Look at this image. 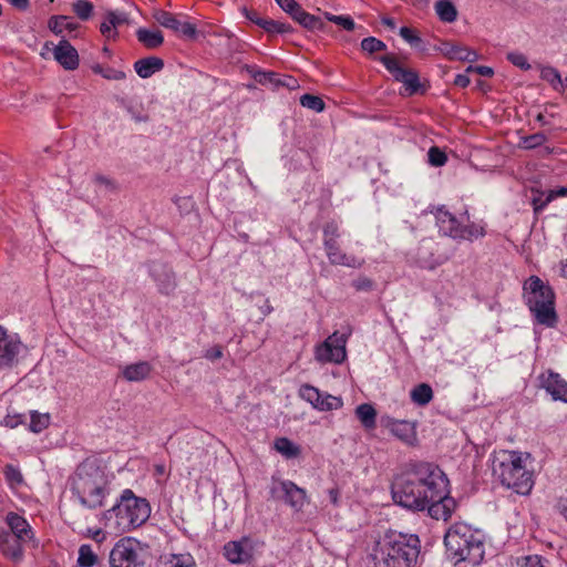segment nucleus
<instances>
[{
	"mask_svg": "<svg viewBox=\"0 0 567 567\" xmlns=\"http://www.w3.org/2000/svg\"><path fill=\"white\" fill-rule=\"evenodd\" d=\"M300 104L303 107H307L309 110H312L315 112H322L324 110V102L321 97L312 94H303L300 97Z\"/></svg>",
	"mask_w": 567,
	"mask_h": 567,
	"instance_id": "nucleus-43",
	"label": "nucleus"
},
{
	"mask_svg": "<svg viewBox=\"0 0 567 567\" xmlns=\"http://www.w3.org/2000/svg\"><path fill=\"white\" fill-rule=\"evenodd\" d=\"M332 22L348 31H352L355 27L353 19L349 16H337V18H332Z\"/></svg>",
	"mask_w": 567,
	"mask_h": 567,
	"instance_id": "nucleus-55",
	"label": "nucleus"
},
{
	"mask_svg": "<svg viewBox=\"0 0 567 567\" xmlns=\"http://www.w3.org/2000/svg\"><path fill=\"white\" fill-rule=\"evenodd\" d=\"M299 395L302 400L310 403L313 409L321 412L338 410L343 404L341 398L321 392L310 384L301 385Z\"/></svg>",
	"mask_w": 567,
	"mask_h": 567,
	"instance_id": "nucleus-13",
	"label": "nucleus"
},
{
	"mask_svg": "<svg viewBox=\"0 0 567 567\" xmlns=\"http://www.w3.org/2000/svg\"><path fill=\"white\" fill-rule=\"evenodd\" d=\"M275 450L286 458H295L300 455V447L287 437H278L274 443Z\"/></svg>",
	"mask_w": 567,
	"mask_h": 567,
	"instance_id": "nucleus-35",
	"label": "nucleus"
},
{
	"mask_svg": "<svg viewBox=\"0 0 567 567\" xmlns=\"http://www.w3.org/2000/svg\"><path fill=\"white\" fill-rule=\"evenodd\" d=\"M7 523L10 527V532L8 533L16 535L17 538L25 542L32 537L31 527L22 516L16 513H9L7 515Z\"/></svg>",
	"mask_w": 567,
	"mask_h": 567,
	"instance_id": "nucleus-25",
	"label": "nucleus"
},
{
	"mask_svg": "<svg viewBox=\"0 0 567 567\" xmlns=\"http://www.w3.org/2000/svg\"><path fill=\"white\" fill-rule=\"evenodd\" d=\"M540 79L548 82L556 91L564 90L561 75L559 71L553 66H543L540 69Z\"/></svg>",
	"mask_w": 567,
	"mask_h": 567,
	"instance_id": "nucleus-37",
	"label": "nucleus"
},
{
	"mask_svg": "<svg viewBox=\"0 0 567 567\" xmlns=\"http://www.w3.org/2000/svg\"><path fill=\"white\" fill-rule=\"evenodd\" d=\"M169 567H196L194 558L189 554L174 555Z\"/></svg>",
	"mask_w": 567,
	"mask_h": 567,
	"instance_id": "nucleus-48",
	"label": "nucleus"
},
{
	"mask_svg": "<svg viewBox=\"0 0 567 567\" xmlns=\"http://www.w3.org/2000/svg\"><path fill=\"white\" fill-rule=\"evenodd\" d=\"M100 31L107 40L115 39L117 37V31L115 27H112L110 23V18L107 16H105L104 21L101 23Z\"/></svg>",
	"mask_w": 567,
	"mask_h": 567,
	"instance_id": "nucleus-53",
	"label": "nucleus"
},
{
	"mask_svg": "<svg viewBox=\"0 0 567 567\" xmlns=\"http://www.w3.org/2000/svg\"><path fill=\"white\" fill-rule=\"evenodd\" d=\"M466 72H476L477 74H480L482 76H487V78H489L494 74L493 69L489 66H486V65H476V66L470 65L466 69Z\"/></svg>",
	"mask_w": 567,
	"mask_h": 567,
	"instance_id": "nucleus-58",
	"label": "nucleus"
},
{
	"mask_svg": "<svg viewBox=\"0 0 567 567\" xmlns=\"http://www.w3.org/2000/svg\"><path fill=\"white\" fill-rule=\"evenodd\" d=\"M23 349V344L17 336L8 333L0 326V370L13 368Z\"/></svg>",
	"mask_w": 567,
	"mask_h": 567,
	"instance_id": "nucleus-14",
	"label": "nucleus"
},
{
	"mask_svg": "<svg viewBox=\"0 0 567 567\" xmlns=\"http://www.w3.org/2000/svg\"><path fill=\"white\" fill-rule=\"evenodd\" d=\"M348 336L338 331L329 336L323 342L316 346L315 359L321 364L334 363L341 364L347 358Z\"/></svg>",
	"mask_w": 567,
	"mask_h": 567,
	"instance_id": "nucleus-9",
	"label": "nucleus"
},
{
	"mask_svg": "<svg viewBox=\"0 0 567 567\" xmlns=\"http://www.w3.org/2000/svg\"><path fill=\"white\" fill-rule=\"evenodd\" d=\"M355 416L367 430H373L377 425V411L370 403L358 405L355 408Z\"/></svg>",
	"mask_w": 567,
	"mask_h": 567,
	"instance_id": "nucleus-30",
	"label": "nucleus"
},
{
	"mask_svg": "<svg viewBox=\"0 0 567 567\" xmlns=\"http://www.w3.org/2000/svg\"><path fill=\"white\" fill-rule=\"evenodd\" d=\"M152 371L151 364L146 361H141L126 365L123 370V377L130 382H138L145 380Z\"/></svg>",
	"mask_w": 567,
	"mask_h": 567,
	"instance_id": "nucleus-28",
	"label": "nucleus"
},
{
	"mask_svg": "<svg viewBox=\"0 0 567 567\" xmlns=\"http://www.w3.org/2000/svg\"><path fill=\"white\" fill-rule=\"evenodd\" d=\"M261 25L260 28H262L266 32L268 33H280V34H284V33H288V32H291L292 28L290 24L288 23H284V22H280V21H276V20H272V19H266L264 21H261Z\"/></svg>",
	"mask_w": 567,
	"mask_h": 567,
	"instance_id": "nucleus-41",
	"label": "nucleus"
},
{
	"mask_svg": "<svg viewBox=\"0 0 567 567\" xmlns=\"http://www.w3.org/2000/svg\"><path fill=\"white\" fill-rule=\"evenodd\" d=\"M290 17L308 30H320L324 25L319 17L308 13L301 6Z\"/></svg>",
	"mask_w": 567,
	"mask_h": 567,
	"instance_id": "nucleus-29",
	"label": "nucleus"
},
{
	"mask_svg": "<svg viewBox=\"0 0 567 567\" xmlns=\"http://www.w3.org/2000/svg\"><path fill=\"white\" fill-rule=\"evenodd\" d=\"M550 202H547V197L542 200L540 198L533 199L534 213L538 215Z\"/></svg>",
	"mask_w": 567,
	"mask_h": 567,
	"instance_id": "nucleus-63",
	"label": "nucleus"
},
{
	"mask_svg": "<svg viewBox=\"0 0 567 567\" xmlns=\"http://www.w3.org/2000/svg\"><path fill=\"white\" fill-rule=\"evenodd\" d=\"M103 78L106 79V80L121 81V80H124L126 78V74H125V72H123L121 70L107 68L104 71Z\"/></svg>",
	"mask_w": 567,
	"mask_h": 567,
	"instance_id": "nucleus-57",
	"label": "nucleus"
},
{
	"mask_svg": "<svg viewBox=\"0 0 567 567\" xmlns=\"http://www.w3.org/2000/svg\"><path fill=\"white\" fill-rule=\"evenodd\" d=\"M427 156H429V163L435 167L443 166L447 161L446 154L436 146H432L429 150Z\"/></svg>",
	"mask_w": 567,
	"mask_h": 567,
	"instance_id": "nucleus-46",
	"label": "nucleus"
},
{
	"mask_svg": "<svg viewBox=\"0 0 567 567\" xmlns=\"http://www.w3.org/2000/svg\"><path fill=\"white\" fill-rule=\"evenodd\" d=\"M435 11L443 22H454L457 18V10L451 0H439L435 3Z\"/></svg>",
	"mask_w": 567,
	"mask_h": 567,
	"instance_id": "nucleus-34",
	"label": "nucleus"
},
{
	"mask_svg": "<svg viewBox=\"0 0 567 567\" xmlns=\"http://www.w3.org/2000/svg\"><path fill=\"white\" fill-rule=\"evenodd\" d=\"M523 297L537 323L554 328L557 323L555 293L539 277L530 276L523 286Z\"/></svg>",
	"mask_w": 567,
	"mask_h": 567,
	"instance_id": "nucleus-7",
	"label": "nucleus"
},
{
	"mask_svg": "<svg viewBox=\"0 0 567 567\" xmlns=\"http://www.w3.org/2000/svg\"><path fill=\"white\" fill-rule=\"evenodd\" d=\"M379 60L395 81L403 83L404 95L412 96L416 93L425 92V87L420 82L419 74L413 70L402 68L394 55H383Z\"/></svg>",
	"mask_w": 567,
	"mask_h": 567,
	"instance_id": "nucleus-10",
	"label": "nucleus"
},
{
	"mask_svg": "<svg viewBox=\"0 0 567 567\" xmlns=\"http://www.w3.org/2000/svg\"><path fill=\"white\" fill-rule=\"evenodd\" d=\"M151 514L145 498L137 497L131 489H124L118 502L103 512L101 522L115 534L127 533L144 524Z\"/></svg>",
	"mask_w": 567,
	"mask_h": 567,
	"instance_id": "nucleus-5",
	"label": "nucleus"
},
{
	"mask_svg": "<svg viewBox=\"0 0 567 567\" xmlns=\"http://www.w3.org/2000/svg\"><path fill=\"white\" fill-rule=\"evenodd\" d=\"M112 481L102 462L86 457L68 478V485L76 502L89 511H96L106 505L111 495Z\"/></svg>",
	"mask_w": 567,
	"mask_h": 567,
	"instance_id": "nucleus-2",
	"label": "nucleus"
},
{
	"mask_svg": "<svg viewBox=\"0 0 567 567\" xmlns=\"http://www.w3.org/2000/svg\"><path fill=\"white\" fill-rule=\"evenodd\" d=\"M3 474L6 481L10 486H17L23 483V476L21 474V471L12 464L6 465Z\"/></svg>",
	"mask_w": 567,
	"mask_h": 567,
	"instance_id": "nucleus-44",
	"label": "nucleus"
},
{
	"mask_svg": "<svg viewBox=\"0 0 567 567\" xmlns=\"http://www.w3.org/2000/svg\"><path fill=\"white\" fill-rule=\"evenodd\" d=\"M395 504L413 512L427 511L434 519L447 520L456 507L449 480L433 463L419 462L398 475L391 487Z\"/></svg>",
	"mask_w": 567,
	"mask_h": 567,
	"instance_id": "nucleus-1",
	"label": "nucleus"
},
{
	"mask_svg": "<svg viewBox=\"0 0 567 567\" xmlns=\"http://www.w3.org/2000/svg\"><path fill=\"white\" fill-rule=\"evenodd\" d=\"M280 86H286L289 90H295L299 85H298V82L296 79H293L292 76H289V75H285V76H280Z\"/></svg>",
	"mask_w": 567,
	"mask_h": 567,
	"instance_id": "nucleus-60",
	"label": "nucleus"
},
{
	"mask_svg": "<svg viewBox=\"0 0 567 567\" xmlns=\"http://www.w3.org/2000/svg\"><path fill=\"white\" fill-rule=\"evenodd\" d=\"M352 287L357 291H371L374 287V282L365 276H360L352 281Z\"/></svg>",
	"mask_w": 567,
	"mask_h": 567,
	"instance_id": "nucleus-51",
	"label": "nucleus"
},
{
	"mask_svg": "<svg viewBox=\"0 0 567 567\" xmlns=\"http://www.w3.org/2000/svg\"><path fill=\"white\" fill-rule=\"evenodd\" d=\"M276 2L289 16L300 7L296 0H276Z\"/></svg>",
	"mask_w": 567,
	"mask_h": 567,
	"instance_id": "nucleus-56",
	"label": "nucleus"
},
{
	"mask_svg": "<svg viewBox=\"0 0 567 567\" xmlns=\"http://www.w3.org/2000/svg\"><path fill=\"white\" fill-rule=\"evenodd\" d=\"M441 51L451 60L473 62L477 60V53L466 47H462L452 42H443Z\"/></svg>",
	"mask_w": 567,
	"mask_h": 567,
	"instance_id": "nucleus-24",
	"label": "nucleus"
},
{
	"mask_svg": "<svg viewBox=\"0 0 567 567\" xmlns=\"http://www.w3.org/2000/svg\"><path fill=\"white\" fill-rule=\"evenodd\" d=\"M381 424L405 445L415 446L417 444L416 424L414 422L382 416Z\"/></svg>",
	"mask_w": 567,
	"mask_h": 567,
	"instance_id": "nucleus-16",
	"label": "nucleus"
},
{
	"mask_svg": "<svg viewBox=\"0 0 567 567\" xmlns=\"http://www.w3.org/2000/svg\"><path fill=\"white\" fill-rule=\"evenodd\" d=\"M93 3L87 0H76L72 3V11L82 20H89L93 14Z\"/></svg>",
	"mask_w": 567,
	"mask_h": 567,
	"instance_id": "nucleus-39",
	"label": "nucleus"
},
{
	"mask_svg": "<svg viewBox=\"0 0 567 567\" xmlns=\"http://www.w3.org/2000/svg\"><path fill=\"white\" fill-rule=\"evenodd\" d=\"M400 35L412 47H419L422 42L421 38L409 27H402L400 29Z\"/></svg>",
	"mask_w": 567,
	"mask_h": 567,
	"instance_id": "nucleus-50",
	"label": "nucleus"
},
{
	"mask_svg": "<svg viewBox=\"0 0 567 567\" xmlns=\"http://www.w3.org/2000/svg\"><path fill=\"white\" fill-rule=\"evenodd\" d=\"M471 83L470 78L466 74H457L454 80V84L458 87H466Z\"/></svg>",
	"mask_w": 567,
	"mask_h": 567,
	"instance_id": "nucleus-64",
	"label": "nucleus"
},
{
	"mask_svg": "<svg viewBox=\"0 0 567 567\" xmlns=\"http://www.w3.org/2000/svg\"><path fill=\"white\" fill-rule=\"evenodd\" d=\"M421 540L415 534L389 530L368 555L369 567H417Z\"/></svg>",
	"mask_w": 567,
	"mask_h": 567,
	"instance_id": "nucleus-3",
	"label": "nucleus"
},
{
	"mask_svg": "<svg viewBox=\"0 0 567 567\" xmlns=\"http://www.w3.org/2000/svg\"><path fill=\"white\" fill-rule=\"evenodd\" d=\"M138 554L131 538L120 539L110 553V567H137Z\"/></svg>",
	"mask_w": 567,
	"mask_h": 567,
	"instance_id": "nucleus-15",
	"label": "nucleus"
},
{
	"mask_svg": "<svg viewBox=\"0 0 567 567\" xmlns=\"http://www.w3.org/2000/svg\"><path fill=\"white\" fill-rule=\"evenodd\" d=\"M137 40L147 49H155L163 44L164 38L161 31L140 28L136 31Z\"/></svg>",
	"mask_w": 567,
	"mask_h": 567,
	"instance_id": "nucleus-31",
	"label": "nucleus"
},
{
	"mask_svg": "<svg viewBox=\"0 0 567 567\" xmlns=\"http://www.w3.org/2000/svg\"><path fill=\"white\" fill-rule=\"evenodd\" d=\"M250 73L252 79L261 85H269L272 87L280 86V75L276 72L251 70Z\"/></svg>",
	"mask_w": 567,
	"mask_h": 567,
	"instance_id": "nucleus-36",
	"label": "nucleus"
},
{
	"mask_svg": "<svg viewBox=\"0 0 567 567\" xmlns=\"http://www.w3.org/2000/svg\"><path fill=\"white\" fill-rule=\"evenodd\" d=\"M96 555L93 553L90 545H81L79 548L78 565L80 567H93L96 563Z\"/></svg>",
	"mask_w": 567,
	"mask_h": 567,
	"instance_id": "nucleus-40",
	"label": "nucleus"
},
{
	"mask_svg": "<svg viewBox=\"0 0 567 567\" xmlns=\"http://www.w3.org/2000/svg\"><path fill=\"white\" fill-rule=\"evenodd\" d=\"M546 141H547V136L544 133L538 132V133L522 137L519 145H520V147H523L525 150H534V148L543 145Z\"/></svg>",
	"mask_w": 567,
	"mask_h": 567,
	"instance_id": "nucleus-42",
	"label": "nucleus"
},
{
	"mask_svg": "<svg viewBox=\"0 0 567 567\" xmlns=\"http://www.w3.org/2000/svg\"><path fill=\"white\" fill-rule=\"evenodd\" d=\"M450 259V254L441 249L440 244L432 238L420 241L414 260L422 269L434 270Z\"/></svg>",
	"mask_w": 567,
	"mask_h": 567,
	"instance_id": "nucleus-12",
	"label": "nucleus"
},
{
	"mask_svg": "<svg viewBox=\"0 0 567 567\" xmlns=\"http://www.w3.org/2000/svg\"><path fill=\"white\" fill-rule=\"evenodd\" d=\"M508 61L514 64L515 66L522 69V70H529L530 65L527 61V58L519 52H511L507 54Z\"/></svg>",
	"mask_w": 567,
	"mask_h": 567,
	"instance_id": "nucleus-49",
	"label": "nucleus"
},
{
	"mask_svg": "<svg viewBox=\"0 0 567 567\" xmlns=\"http://www.w3.org/2000/svg\"><path fill=\"white\" fill-rule=\"evenodd\" d=\"M54 59L69 71L79 66V54L76 49L66 40H61L53 50Z\"/></svg>",
	"mask_w": 567,
	"mask_h": 567,
	"instance_id": "nucleus-21",
	"label": "nucleus"
},
{
	"mask_svg": "<svg viewBox=\"0 0 567 567\" xmlns=\"http://www.w3.org/2000/svg\"><path fill=\"white\" fill-rule=\"evenodd\" d=\"M164 68V61L157 56H147L134 63V70L142 79L151 78Z\"/></svg>",
	"mask_w": 567,
	"mask_h": 567,
	"instance_id": "nucleus-26",
	"label": "nucleus"
},
{
	"mask_svg": "<svg viewBox=\"0 0 567 567\" xmlns=\"http://www.w3.org/2000/svg\"><path fill=\"white\" fill-rule=\"evenodd\" d=\"M224 556L231 564L248 563L252 556L251 542L248 538L228 542L224 546Z\"/></svg>",
	"mask_w": 567,
	"mask_h": 567,
	"instance_id": "nucleus-19",
	"label": "nucleus"
},
{
	"mask_svg": "<svg viewBox=\"0 0 567 567\" xmlns=\"http://www.w3.org/2000/svg\"><path fill=\"white\" fill-rule=\"evenodd\" d=\"M542 386L555 401L567 403V381L554 371H547L539 377Z\"/></svg>",
	"mask_w": 567,
	"mask_h": 567,
	"instance_id": "nucleus-18",
	"label": "nucleus"
},
{
	"mask_svg": "<svg viewBox=\"0 0 567 567\" xmlns=\"http://www.w3.org/2000/svg\"><path fill=\"white\" fill-rule=\"evenodd\" d=\"M341 237L339 225L331 220L324 224L322 228V243L329 262L333 266H346L349 268H360L364 264L363 259L354 255L346 254L339 244Z\"/></svg>",
	"mask_w": 567,
	"mask_h": 567,
	"instance_id": "nucleus-8",
	"label": "nucleus"
},
{
	"mask_svg": "<svg viewBox=\"0 0 567 567\" xmlns=\"http://www.w3.org/2000/svg\"><path fill=\"white\" fill-rule=\"evenodd\" d=\"M23 540L17 538L16 535L9 533L0 534V551L1 554L13 563H19L23 558Z\"/></svg>",
	"mask_w": 567,
	"mask_h": 567,
	"instance_id": "nucleus-22",
	"label": "nucleus"
},
{
	"mask_svg": "<svg viewBox=\"0 0 567 567\" xmlns=\"http://www.w3.org/2000/svg\"><path fill=\"white\" fill-rule=\"evenodd\" d=\"M152 276L157 281L158 290L164 295H169L176 287L175 276L171 269L162 265H154Z\"/></svg>",
	"mask_w": 567,
	"mask_h": 567,
	"instance_id": "nucleus-23",
	"label": "nucleus"
},
{
	"mask_svg": "<svg viewBox=\"0 0 567 567\" xmlns=\"http://www.w3.org/2000/svg\"><path fill=\"white\" fill-rule=\"evenodd\" d=\"M455 240H474L485 236V226L482 224L471 223L461 226Z\"/></svg>",
	"mask_w": 567,
	"mask_h": 567,
	"instance_id": "nucleus-32",
	"label": "nucleus"
},
{
	"mask_svg": "<svg viewBox=\"0 0 567 567\" xmlns=\"http://www.w3.org/2000/svg\"><path fill=\"white\" fill-rule=\"evenodd\" d=\"M245 14H246V18L248 20H250L251 22H254L255 24H257L258 27L261 25V21L265 20V18H261L256 11L254 10H247L245 9Z\"/></svg>",
	"mask_w": 567,
	"mask_h": 567,
	"instance_id": "nucleus-62",
	"label": "nucleus"
},
{
	"mask_svg": "<svg viewBox=\"0 0 567 567\" xmlns=\"http://www.w3.org/2000/svg\"><path fill=\"white\" fill-rule=\"evenodd\" d=\"M565 196H567V187H559L556 189H551L547 194V202H551L557 197H565Z\"/></svg>",
	"mask_w": 567,
	"mask_h": 567,
	"instance_id": "nucleus-61",
	"label": "nucleus"
},
{
	"mask_svg": "<svg viewBox=\"0 0 567 567\" xmlns=\"http://www.w3.org/2000/svg\"><path fill=\"white\" fill-rule=\"evenodd\" d=\"M106 16L110 18V23L112 27H115V29L127 22L126 14L122 12L110 11L106 13Z\"/></svg>",
	"mask_w": 567,
	"mask_h": 567,
	"instance_id": "nucleus-54",
	"label": "nucleus"
},
{
	"mask_svg": "<svg viewBox=\"0 0 567 567\" xmlns=\"http://www.w3.org/2000/svg\"><path fill=\"white\" fill-rule=\"evenodd\" d=\"M270 495L274 499L285 502L296 512L301 511L307 502L306 491L288 480L274 478L270 486Z\"/></svg>",
	"mask_w": 567,
	"mask_h": 567,
	"instance_id": "nucleus-11",
	"label": "nucleus"
},
{
	"mask_svg": "<svg viewBox=\"0 0 567 567\" xmlns=\"http://www.w3.org/2000/svg\"><path fill=\"white\" fill-rule=\"evenodd\" d=\"M27 421L25 414L16 413L13 411H9L8 414L3 419V425L10 429H14L20 424H24Z\"/></svg>",
	"mask_w": 567,
	"mask_h": 567,
	"instance_id": "nucleus-47",
	"label": "nucleus"
},
{
	"mask_svg": "<svg viewBox=\"0 0 567 567\" xmlns=\"http://www.w3.org/2000/svg\"><path fill=\"white\" fill-rule=\"evenodd\" d=\"M48 27L54 34L60 35L64 31L69 33L76 31L79 23L69 16H53L49 19Z\"/></svg>",
	"mask_w": 567,
	"mask_h": 567,
	"instance_id": "nucleus-27",
	"label": "nucleus"
},
{
	"mask_svg": "<svg viewBox=\"0 0 567 567\" xmlns=\"http://www.w3.org/2000/svg\"><path fill=\"white\" fill-rule=\"evenodd\" d=\"M50 419L51 417L49 413H39L37 411H32L30 413L29 430L33 433L42 432L49 426Z\"/></svg>",
	"mask_w": 567,
	"mask_h": 567,
	"instance_id": "nucleus-38",
	"label": "nucleus"
},
{
	"mask_svg": "<svg viewBox=\"0 0 567 567\" xmlns=\"http://www.w3.org/2000/svg\"><path fill=\"white\" fill-rule=\"evenodd\" d=\"M529 458L528 453L501 450L493 456V475L506 488L528 495L534 486V474L526 464Z\"/></svg>",
	"mask_w": 567,
	"mask_h": 567,
	"instance_id": "nucleus-4",
	"label": "nucleus"
},
{
	"mask_svg": "<svg viewBox=\"0 0 567 567\" xmlns=\"http://www.w3.org/2000/svg\"><path fill=\"white\" fill-rule=\"evenodd\" d=\"M410 395L415 404L424 406L432 401L433 390L427 383H420L412 389Z\"/></svg>",
	"mask_w": 567,
	"mask_h": 567,
	"instance_id": "nucleus-33",
	"label": "nucleus"
},
{
	"mask_svg": "<svg viewBox=\"0 0 567 567\" xmlns=\"http://www.w3.org/2000/svg\"><path fill=\"white\" fill-rule=\"evenodd\" d=\"M433 214L440 233L444 236L456 239V236H458V228L462 226L457 218L444 206L436 207Z\"/></svg>",
	"mask_w": 567,
	"mask_h": 567,
	"instance_id": "nucleus-20",
	"label": "nucleus"
},
{
	"mask_svg": "<svg viewBox=\"0 0 567 567\" xmlns=\"http://www.w3.org/2000/svg\"><path fill=\"white\" fill-rule=\"evenodd\" d=\"M153 17L162 27L174 32L181 33L188 38H194L196 34V27L194 24L189 22H181L175 14L168 11L156 10Z\"/></svg>",
	"mask_w": 567,
	"mask_h": 567,
	"instance_id": "nucleus-17",
	"label": "nucleus"
},
{
	"mask_svg": "<svg viewBox=\"0 0 567 567\" xmlns=\"http://www.w3.org/2000/svg\"><path fill=\"white\" fill-rule=\"evenodd\" d=\"M361 49L368 53H374L385 50L386 44L374 37H368L361 41Z\"/></svg>",
	"mask_w": 567,
	"mask_h": 567,
	"instance_id": "nucleus-45",
	"label": "nucleus"
},
{
	"mask_svg": "<svg viewBox=\"0 0 567 567\" xmlns=\"http://www.w3.org/2000/svg\"><path fill=\"white\" fill-rule=\"evenodd\" d=\"M126 109L135 122H147L150 120V116L147 114H143L141 111L136 110L134 106H127Z\"/></svg>",
	"mask_w": 567,
	"mask_h": 567,
	"instance_id": "nucleus-59",
	"label": "nucleus"
},
{
	"mask_svg": "<svg viewBox=\"0 0 567 567\" xmlns=\"http://www.w3.org/2000/svg\"><path fill=\"white\" fill-rule=\"evenodd\" d=\"M518 567H544L542 557L538 555H529L522 557L517 561Z\"/></svg>",
	"mask_w": 567,
	"mask_h": 567,
	"instance_id": "nucleus-52",
	"label": "nucleus"
},
{
	"mask_svg": "<svg viewBox=\"0 0 567 567\" xmlns=\"http://www.w3.org/2000/svg\"><path fill=\"white\" fill-rule=\"evenodd\" d=\"M444 544L456 561L478 565L484 558V544L481 537L466 524H454L446 532Z\"/></svg>",
	"mask_w": 567,
	"mask_h": 567,
	"instance_id": "nucleus-6",
	"label": "nucleus"
}]
</instances>
